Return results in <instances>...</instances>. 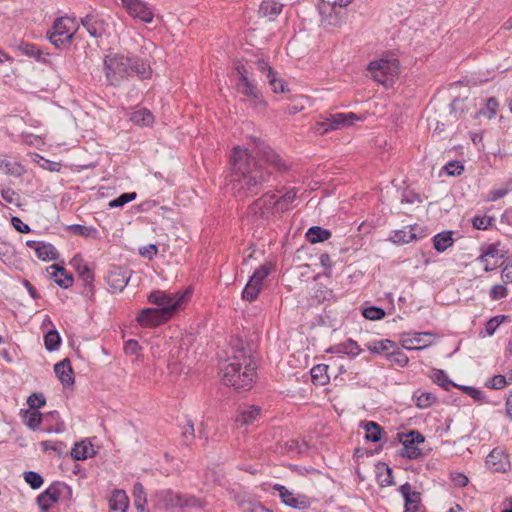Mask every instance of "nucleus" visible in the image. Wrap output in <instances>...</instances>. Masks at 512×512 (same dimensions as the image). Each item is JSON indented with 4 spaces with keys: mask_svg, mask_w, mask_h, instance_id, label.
Returning a JSON list of instances; mask_svg holds the SVG:
<instances>
[{
    "mask_svg": "<svg viewBox=\"0 0 512 512\" xmlns=\"http://www.w3.org/2000/svg\"><path fill=\"white\" fill-rule=\"evenodd\" d=\"M507 294H508L507 288L500 284H496V285L492 286V288L490 290V297L493 300L502 299V298L506 297Z\"/></svg>",
    "mask_w": 512,
    "mask_h": 512,
    "instance_id": "obj_64",
    "label": "nucleus"
},
{
    "mask_svg": "<svg viewBox=\"0 0 512 512\" xmlns=\"http://www.w3.org/2000/svg\"><path fill=\"white\" fill-rule=\"evenodd\" d=\"M330 236H331V233L329 230L323 229L319 226H313V227L309 228V230L306 233L307 240L312 244H316V243H320L325 240H328L330 238Z\"/></svg>",
    "mask_w": 512,
    "mask_h": 512,
    "instance_id": "obj_35",
    "label": "nucleus"
},
{
    "mask_svg": "<svg viewBox=\"0 0 512 512\" xmlns=\"http://www.w3.org/2000/svg\"><path fill=\"white\" fill-rule=\"evenodd\" d=\"M499 108V102L495 97H490L486 99L485 104L480 110L478 114L486 117L487 119H492Z\"/></svg>",
    "mask_w": 512,
    "mask_h": 512,
    "instance_id": "obj_42",
    "label": "nucleus"
},
{
    "mask_svg": "<svg viewBox=\"0 0 512 512\" xmlns=\"http://www.w3.org/2000/svg\"><path fill=\"white\" fill-rule=\"evenodd\" d=\"M509 382L507 381L506 377L504 375H495L491 378L490 381L487 382L486 386L491 389H502L504 388Z\"/></svg>",
    "mask_w": 512,
    "mask_h": 512,
    "instance_id": "obj_59",
    "label": "nucleus"
},
{
    "mask_svg": "<svg viewBox=\"0 0 512 512\" xmlns=\"http://www.w3.org/2000/svg\"><path fill=\"white\" fill-rule=\"evenodd\" d=\"M412 227L396 230L391 236V240L397 244H405L411 242L416 238V235L412 232Z\"/></svg>",
    "mask_w": 512,
    "mask_h": 512,
    "instance_id": "obj_43",
    "label": "nucleus"
},
{
    "mask_svg": "<svg viewBox=\"0 0 512 512\" xmlns=\"http://www.w3.org/2000/svg\"><path fill=\"white\" fill-rule=\"evenodd\" d=\"M457 387L460 388L465 394H467L468 396H470L471 398H473L476 401L481 402L484 400L483 392L477 388H474L471 386H460V385H458Z\"/></svg>",
    "mask_w": 512,
    "mask_h": 512,
    "instance_id": "obj_62",
    "label": "nucleus"
},
{
    "mask_svg": "<svg viewBox=\"0 0 512 512\" xmlns=\"http://www.w3.org/2000/svg\"><path fill=\"white\" fill-rule=\"evenodd\" d=\"M130 120L138 126H150L154 122V116L148 109L141 108L130 114Z\"/></svg>",
    "mask_w": 512,
    "mask_h": 512,
    "instance_id": "obj_32",
    "label": "nucleus"
},
{
    "mask_svg": "<svg viewBox=\"0 0 512 512\" xmlns=\"http://www.w3.org/2000/svg\"><path fill=\"white\" fill-rule=\"evenodd\" d=\"M492 218L488 216H475L472 219V225L475 229L486 230L492 223Z\"/></svg>",
    "mask_w": 512,
    "mask_h": 512,
    "instance_id": "obj_58",
    "label": "nucleus"
},
{
    "mask_svg": "<svg viewBox=\"0 0 512 512\" xmlns=\"http://www.w3.org/2000/svg\"><path fill=\"white\" fill-rule=\"evenodd\" d=\"M1 197H2L3 201L6 202L7 204H11V205H15V206L19 205V201H20L19 194L10 188L2 189Z\"/></svg>",
    "mask_w": 512,
    "mask_h": 512,
    "instance_id": "obj_56",
    "label": "nucleus"
},
{
    "mask_svg": "<svg viewBox=\"0 0 512 512\" xmlns=\"http://www.w3.org/2000/svg\"><path fill=\"white\" fill-rule=\"evenodd\" d=\"M261 409L255 405H244L239 408L236 422L243 425H250L257 421Z\"/></svg>",
    "mask_w": 512,
    "mask_h": 512,
    "instance_id": "obj_24",
    "label": "nucleus"
},
{
    "mask_svg": "<svg viewBox=\"0 0 512 512\" xmlns=\"http://www.w3.org/2000/svg\"><path fill=\"white\" fill-rule=\"evenodd\" d=\"M399 441L403 444L399 454L408 459H417L422 455L421 449L417 444L423 443L425 437L422 433L412 430L409 433H398Z\"/></svg>",
    "mask_w": 512,
    "mask_h": 512,
    "instance_id": "obj_10",
    "label": "nucleus"
},
{
    "mask_svg": "<svg viewBox=\"0 0 512 512\" xmlns=\"http://www.w3.org/2000/svg\"><path fill=\"white\" fill-rule=\"evenodd\" d=\"M232 350V355L221 366L222 381L235 390H248L252 387L256 375V365L250 349L239 341Z\"/></svg>",
    "mask_w": 512,
    "mask_h": 512,
    "instance_id": "obj_2",
    "label": "nucleus"
},
{
    "mask_svg": "<svg viewBox=\"0 0 512 512\" xmlns=\"http://www.w3.org/2000/svg\"><path fill=\"white\" fill-rule=\"evenodd\" d=\"M161 501L168 508L184 507V496L172 491H164L160 494Z\"/></svg>",
    "mask_w": 512,
    "mask_h": 512,
    "instance_id": "obj_36",
    "label": "nucleus"
},
{
    "mask_svg": "<svg viewBox=\"0 0 512 512\" xmlns=\"http://www.w3.org/2000/svg\"><path fill=\"white\" fill-rule=\"evenodd\" d=\"M70 230L73 233L83 237L94 236V234L96 233V230L94 228L78 224L70 226Z\"/></svg>",
    "mask_w": 512,
    "mask_h": 512,
    "instance_id": "obj_61",
    "label": "nucleus"
},
{
    "mask_svg": "<svg viewBox=\"0 0 512 512\" xmlns=\"http://www.w3.org/2000/svg\"><path fill=\"white\" fill-rule=\"evenodd\" d=\"M362 315L369 320H380L385 317L386 312L380 307L370 306L363 309Z\"/></svg>",
    "mask_w": 512,
    "mask_h": 512,
    "instance_id": "obj_48",
    "label": "nucleus"
},
{
    "mask_svg": "<svg viewBox=\"0 0 512 512\" xmlns=\"http://www.w3.org/2000/svg\"><path fill=\"white\" fill-rule=\"evenodd\" d=\"M326 365H315L311 371V379L315 385H325L328 381Z\"/></svg>",
    "mask_w": 512,
    "mask_h": 512,
    "instance_id": "obj_41",
    "label": "nucleus"
},
{
    "mask_svg": "<svg viewBox=\"0 0 512 512\" xmlns=\"http://www.w3.org/2000/svg\"><path fill=\"white\" fill-rule=\"evenodd\" d=\"M443 170L449 176H458L463 172L464 166L460 162L452 160L443 167Z\"/></svg>",
    "mask_w": 512,
    "mask_h": 512,
    "instance_id": "obj_57",
    "label": "nucleus"
},
{
    "mask_svg": "<svg viewBox=\"0 0 512 512\" xmlns=\"http://www.w3.org/2000/svg\"><path fill=\"white\" fill-rule=\"evenodd\" d=\"M0 169L5 171L6 174L14 177H21L26 173V169L19 162L7 159H0Z\"/></svg>",
    "mask_w": 512,
    "mask_h": 512,
    "instance_id": "obj_34",
    "label": "nucleus"
},
{
    "mask_svg": "<svg viewBox=\"0 0 512 512\" xmlns=\"http://www.w3.org/2000/svg\"><path fill=\"white\" fill-rule=\"evenodd\" d=\"M129 278L127 271L114 267L107 275V283L113 292H121L127 286Z\"/></svg>",
    "mask_w": 512,
    "mask_h": 512,
    "instance_id": "obj_20",
    "label": "nucleus"
},
{
    "mask_svg": "<svg viewBox=\"0 0 512 512\" xmlns=\"http://www.w3.org/2000/svg\"><path fill=\"white\" fill-rule=\"evenodd\" d=\"M50 268L54 270V272H52L51 275L54 278L57 285L67 289L73 284L72 275L68 274L63 267H60L58 265H52Z\"/></svg>",
    "mask_w": 512,
    "mask_h": 512,
    "instance_id": "obj_30",
    "label": "nucleus"
},
{
    "mask_svg": "<svg viewBox=\"0 0 512 512\" xmlns=\"http://www.w3.org/2000/svg\"><path fill=\"white\" fill-rule=\"evenodd\" d=\"M386 356L390 360V362L397 364L400 367L406 366L409 362L408 356L399 349L387 353Z\"/></svg>",
    "mask_w": 512,
    "mask_h": 512,
    "instance_id": "obj_47",
    "label": "nucleus"
},
{
    "mask_svg": "<svg viewBox=\"0 0 512 512\" xmlns=\"http://www.w3.org/2000/svg\"><path fill=\"white\" fill-rule=\"evenodd\" d=\"M27 403L30 407V411H37L36 409L45 405L46 399L41 393H33L28 397Z\"/></svg>",
    "mask_w": 512,
    "mask_h": 512,
    "instance_id": "obj_52",
    "label": "nucleus"
},
{
    "mask_svg": "<svg viewBox=\"0 0 512 512\" xmlns=\"http://www.w3.org/2000/svg\"><path fill=\"white\" fill-rule=\"evenodd\" d=\"M54 372L64 386H70L74 383L73 370L69 359L66 358L56 363Z\"/></svg>",
    "mask_w": 512,
    "mask_h": 512,
    "instance_id": "obj_23",
    "label": "nucleus"
},
{
    "mask_svg": "<svg viewBox=\"0 0 512 512\" xmlns=\"http://www.w3.org/2000/svg\"><path fill=\"white\" fill-rule=\"evenodd\" d=\"M77 30L78 26L74 19L60 17L55 20L52 31L48 32V37L53 45L60 47L70 43Z\"/></svg>",
    "mask_w": 512,
    "mask_h": 512,
    "instance_id": "obj_7",
    "label": "nucleus"
},
{
    "mask_svg": "<svg viewBox=\"0 0 512 512\" xmlns=\"http://www.w3.org/2000/svg\"><path fill=\"white\" fill-rule=\"evenodd\" d=\"M47 418H51L55 421V425L47 428L48 433H62L65 430L64 422L60 420L59 413L57 411L50 412L47 414Z\"/></svg>",
    "mask_w": 512,
    "mask_h": 512,
    "instance_id": "obj_55",
    "label": "nucleus"
},
{
    "mask_svg": "<svg viewBox=\"0 0 512 512\" xmlns=\"http://www.w3.org/2000/svg\"><path fill=\"white\" fill-rule=\"evenodd\" d=\"M432 380L434 383L439 385L440 387L444 388L445 390L449 391L450 387H457L458 385L455 384L452 380L449 379L448 375L444 370H434L432 375Z\"/></svg>",
    "mask_w": 512,
    "mask_h": 512,
    "instance_id": "obj_44",
    "label": "nucleus"
},
{
    "mask_svg": "<svg viewBox=\"0 0 512 512\" xmlns=\"http://www.w3.org/2000/svg\"><path fill=\"white\" fill-rule=\"evenodd\" d=\"M378 478L382 487L392 486L395 484L393 470L385 463L378 466Z\"/></svg>",
    "mask_w": 512,
    "mask_h": 512,
    "instance_id": "obj_40",
    "label": "nucleus"
},
{
    "mask_svg": "<svg viewBox=\"0 0 512 512\" xmlns=\"http://www.w3.org/2000/svg\"><path fill=\"white\" fill-rule=\"evenodd\" d=\"M249 213L262 219H267L271 215L279 213L277 210L276 194H264L249 207Z\"/></svg>",
    "mask_w": 512,
    "mask_h": 512,
    "instance_id": "obj_12",
    "label": "nucleus"
},
{
    "mask_svg": "<svg viewBox=\"0 0 512 512\" xmlns=\"http://www.w3.org/2000/svg\"><path fill=\"white\" fill-rule=\"evenodd\" d=\"M414 404L420 409H427L437 402V397L431 392H415L412 396Z\"/></svg>",
    "mask_w": 512,
    "mask_h": 512,
    "instance_id": "obj_33",
    "label": "nucleus"
},
{
    "mask_svg": "<svg viewBox=\"0 0 512 512\" xmlns=\"http://www.w3.org/2000/svg\"><path fill=\"white\" fill-rule=\"evenodd\" d=\"M359 427L365 431V439L371 442H379L382 439L383 429L374 421H361Z\"/></svg>",
    "mask_w": 512,
    "mask_h": 512,
    "instance_id": "obj_26",
    "label": "nucleus"
},
{
    "mask_svg": "<svg viewBox=\"0 0 512 512\" xmlns=\"http://www.w3.org/2000/svg\"><path fill=\"white\" fill-rule=\"evenodd\" d=\"M395 342L389 339H383L378 342H375L373 347H370V350L374 353H390L389 350L395 348Z\"/></svg>",
    "mask_w": 512,
    "mask_h": 512,
    "instance_id": "obj_49",
    "label": "nucleus"
},
{
    "mask_svg": "<svg viewBox=\"0 0 512 512\" xmlns=\"http://www.w3.org/2000/svg\"><path fill=\"white\" fill-rule=\"evenodd\" d=\"M255 156L239 146L231 155L232 189L239 196L257 194L262 185L270 180L272 169L286 172L289 168L284 159L261 139L254 140Z\"/></svg>",
    "mask_w": 512,
    "mask_h": 512,
    "instance_id": "obj_1",
    "label": "nucleus"
},
{
    "mask_svg": "<svg viewBox=\"0 0 512 512\" xmlns=\"http://www.w3.org/2000/svg\"><path fill=\"white\" fill-rule=\"evenodd\" d=\"M273 489L278 491L282 502L289 507L304 509L308 506V501L305 496H295L293 492L289 491L281 484H275Z\"/></svg>",
    "mask_w": 512,
    "mask_h": 512,
    "instance_id": "obj_17",
    "label": "nucleus"
},
{
    "mask_svg": "<svg viewBox=\"0 0 512 512\" xmlns=\"http://www.w3.org/2000/svg\"><path fill=\"white\" fill-rule=\"evenodd\" d=\"M235 69L239 76V81L236 84L238 92L247 96L250 104L255 108H264L266 102L261 99V94L257 86L249 79L246 67L242 64H238Z\"/></svg>",
    "mask_w": 512,
    "mask_h": 512,
    "instance_id": "obj_8",
    "label": "nucleus"
},
{
    "mask_svg": "<svg viewBox=\"0 0 512 512\" xmlns=\"http://www.w3.org/2000/svg\"><path fill=\"white\" fill-rule=\"evenodd\" d=\"M104 71L107 81L112 86H119L133 74L142 79L151 75V68L145 62L120 54H109L105 57Z\"/></svg>",
    "mask_w": 512,
    "mask_h": 512,
    "instance_id": "obj_3",
    "label": "nucleus"
},
{
    "mask_svg": "<svg viewBox=\"0 0 512 512\" xmlns=\"http://www.w3.org/2000/svg\"><path fill=\"white\" fill-rule=\"evenodd\" d=\"M249 213L262 219H267L271 215L279 213L277 210L276 194H264L249 207Z\"/></svg>",
    "mask_w": 512,
    "mask_h": 512,
    "instance_id": "obj_13",
    "label": "nucleus"
},
{
    "mask_svg": "<svg viewBox=\"0 0 512 512\" xmlns=\"http://www.w3.org/2000/svg\"><path fill=\"white\" fill-rule=\"evenodd\" d=\"M271 89L275 93H283L285 91V83L283 80L277 78V73L273 74V77L267 78Z\"/></svg>",
    "mask_w": 512,
    "mask_h": 512,
    "instance_id": "obj_63",
    "label": "nucleus"
},
{
    "mask_svg": "<svg viewBox=\"0 0 512 512\" xmlns=\"http://www.w3.org/2000/svg\"><path fill=\"white\" fill-rule=\"evenodd\" d=\"M188 293L189 290L182 294L178 292L170 293L166 291L155 290L149 294L148 301L159 307L158 311L164 315V318H170L174 312L180 308L185 296Z\"/></svg>",
    "mask_w": 512,
    "mask_h": 512,
    "instance_id": "obj_6",
    "label": "nucleus"
},
{
    "mask_svg": "<svg viewBox=\"0 0 512 512\" xmlns=\"http://www.w3.org/2000/svg\"><path fill=\"white\" fill-rule=\"evenodd\" d=\"M81 24L95 38L101 37L106 31V22L99 14L86 15L81 19Z\"/></svg>",
    "mask_w": 512,
    "mask_h": 512,
    "instance_id": "obj_16",
    "label": "nucleus"
},
{
    "mask_svg": "<svg viewBox=\"0 0 512 512\" xmlns=\"http://www.w3.org/2000/svg\"><path fill=\"white\" fill-rule=\"evenodd\" d=\"M505 319V315H497L489 319L485 325L487 335L492 336L495 333L496 329L504 322Z\"/></svg>",
    "mask_w": 512,
    "mask_h": 512,
    "instance_id": "obj_53",
    "label": "nucleus"
},
{
    "mask_svg": "<svg viewBox=\"0 0 512 512\" xmlns=\"http://www.w3.org/2000/svg\"><path fill=\"white\" fill-rule=\"evenodd\" d=\"M22 417L24 424L32 430L38 429L43 419V415L40 412L30 410L24 411Z\"/></svg>",
    "mask_w": 512,
    "mask_h": 512,
    "instance_id": "obj_38",
    "label": "nucleus"
},
{
    "mask_svg": "<svg viewBox=\"0 0 512 512\" xmlns=\"http://www.w3.org/2000/svg\"><path fill=\"white\" fill-rule=\"evenodd\" d=\"M120 2L127 14L133 19L146 24L153 22L154 11L147 2L143 0H120Z\"/></svg>",
    "mask_w": 512,
    "mask_h": 512,
    "instance_id": "obj_11",
    "label": "nucleus"
},
{
    "mask_svg": "<svg viewBox=\"0 0 512 512\" xmlns=\"http://www.w3.org/2000/svg\"><path fill=\"white\" fill-rule=\"evenodd\" d=\"M296 189H290L282 196L276 195L277 210L279 213H283L289 209V205L296 199Z\"/></svg>",
    "mask_w": 512,
    "mask_h": 512,
    "instance_id": "obj_39",
    "label": "nucleus"
},
{
    "mask_svg": "<svg viewBox=\"0 0 512 512\" xmlns=\"http://www.w3.org/2000/svg\"><path fill=\"white\" fill-rule=\"evenodd\" d=\"M351 119L352 113H336L316 122L314 129L318 134H325L329 131L337 130L349 125V121Z\"/></svg>",
    "mask_w": 512,
    "mask_h": 512,
    "instance_id": "obj_14",
    "label": "nucleus"
},
{
    "mask_svg": "<svg viewBox=\"0 0 512 512\" xmlns=\"http://www.w3.org/2000/svg\"><path fill=\"white\" fill-rule=\"evenodd\" d=\"M272 270L273 265L270 262L264 263L255 270L242 291L243 300L249 302L256 300L262 289L264 279L272 272Z\"/></svg>",
    "mask_w": 512,
    "mask_h": 512,
    "instance_id": "obj_9",
    "label": "nucleus"
},
{
    "mask_svg": "<svg viewBox=\"0 0 512 512\" xmlns=\"http://www.w3.org/2000/svg\"><path fill=\"white\" fill-rule=\"evenodd\" d=\"M67 487L62 483H54L50 485L42 494L37 498L39 506L43 510L50 508L52 503H56L59 500L60 494L63 489Z\"/></svg>",
    "mask_w": 512,
    "mask_h": 512,
    "instance_id": "obj_18",
    "label": "nucleus"
},
{
    "mask_svg": "<svg viewBox=\"0 0 512 512\" xmlns=\"http://www.w3.org/2000/svg\"><path fill=\"white\" fill-rule=\"evenodd\" d=\"M468 103L466 99H454L449 105L451 121H457L468 110Z\"/></svg>",
    "mask_w": 512,
    "mask_h": 512,
    "instance_id": "obj_37",
    "label": "nucleus"
},
{
    "mask_svg": "<svg viewBox=\"0 0 512 512\" xmlns=\"http://www.w3.org/2000/svg\"><path fill=\"white\" fill-rule=\"evenodd\" d=\"M254 64H255L256 69L259 72H261L262 74L266 75L267 78L273 77V74L275 73V71L268 64L267 61H265L264 59H257Z\"/></svg>",
    "mask_w": 512,
    "mask_h": 512,
    "instance_id": "obj_60",
    "label": "nucleus"
},
{
    "mask_svg": "<svg viewBox=\"0 0 512 512\" xmlns=\"http://www.w3.org/2000/svg\"><path fill=\"white\" fill-rule=\"evenodd\" d=\"M352 0H319L320 22L326 28L341 27L348 20Z\"/></svg>",
    "mask_w": 512,
    "mask_h": 512,
    "instance_id": "obj_4",
    "label": "nucleus"
},
{
    "mask_svg": "<svg viewBox=\"0 0 512 512\" xmlns=\"http://www.w3.org/2000/svg\"><path fill=\"white\" fill-rule=\"evenodd\" d=\"M26 245L34 249L37 257L43 261L55 260L58 256L56 248L50 243L27 241Z\"/></svg>",
    "mask_w": 512,
    "mask_h": 512,
    "instance_id": "obj_21",
    "label": "nucleus"
},
{
    "mask_svg": "<svg viewBox=\"0 0 512 512\" xmlns=\"http://www.w3.org/2000/svg\"><path fill=\"white\" fill-rule=\"evenodd\" d=\"M24 480L31 486L32 489H38L43 484V478L41 475L34 471L24 472Z\"/></svg>",
    "mask_w": 512,
    "mask_h": 512,
    "instance_id": "obj_50",
    "label": "nucleus"
},
{
    "mask_svg": "<svg viewBox=\"0 0 512 512\" xmlns=\"http://www.w3.org/2000/svg\"><path fill=\"white\" fill-rule=\"evenodd\" d=\"M454 243L451 231H444L433 237V247L438 252H444Z\"/></svg>",
    "mask_w": 512,
    "mask_h": 512,
    "instance_id": "obj_31",
    "label": "nucleus"
},
{
    "mask_svg": "<svg viewBox=\"0 0 512 512\" xmlns=\"http://www.w3.org/2000/svg\"><path fill=\"white\" fill-rule=\"evenodd\" d=\"M400 493L405 500V512H419L421 494L417 491H412L411 485L408 482L400 487Z\"/></svg>",
    "mask_w": 512,
    "mask_h": 512,
    "instance_id": "obj_19",
    "label": "nucleus"
},
{
    "mask_svg": "<svg viewBox=\"0 0 512 512\" xmlns=\"http://www.w3.org/2000/svg\"><path fill=\"white\" fill-rule=\"evenodd\" d=\"M128 497L123 490H116L110 500H109V508L114 512H125L128 507Z\"/></svg>",
    "mask_w": 512,
    "mask_h": 512,
    "instance_id": "obj_29",
    "label": "nucleus"
},
{
    "mask_svg": "<svg viewBox=\"0 0 512 512\" xmlns=\"http://www.w3.org/2000/svg\"><path fill=\"white\" fill-rule=\"evenodd\" d=\"M283 4L275 0H264L259 7V16L274 21L281 13Z\"/></svg>",
    "mask_w": 512,
    "mask_h": 512,
    "instance_id": "obj_25",
    "label": "nucleus"
},
{
    "mask_svg": "<svg viewBox=\"0 0 512 512\" xmlns=\"http://www.w3.org/2000/svg\"><path fill=\"white\" fill-rule=\"evenodd\" d=\"M136 198V193H123L116 199L109 202V207L116 208V207H122L125 204L133 201Z\"/></svg>",
    "mask_w": 512,
    "mask_h": 512,
    "instance_id": "obj_54",
    "label": "nucleus"
},
{
    "mask_svg": "<svg viewBox=\"0 0 512 512\" xmlns=\"http://www.w3.org/2000/svg\"><path fill=\"white\" fill-rule=\"evenodd\" d=\"M236 501L243 512H273L265 508L261 503L253 501L247 495H238Z\"/></svg>",
    "mask_w": 512,
    "mask_h": 512,
    "instance_id": "obj_27",
    "label": "nucleus"
},
{
    "mask_svg": "<svg viewBox=\"0 0 512 512\" xmlns=\"http://www.w3.org/2000/svg\"><path fill=\"white\" fill-rule=\"evenodd\" d=\"M133 495L135 498L134 504L137 509L144 510L146 503L144 488L141 483H135L133 487Z\"/></svg>",
    "mask_w": 512,
    "mask_h": 512,
    "instance_id": "obj_46",
    "label": "nucleus"
},
{
    "mask_svg": "<svg viewBox=\"0 0 512 512\" xmlns=\"http://www.w3.org/2000/svg\"><path fill=\"white\" fill-rule=\"evenodd\" d=\"M95 454L93 445L90 442L81 441L75 443L71 450V456L75 460H85Z\"/></svg>",
    "mask_w": 512,
    "mask_h": 512,
    "instance_id": "obj_28",
    "label": "nucleus"
},
{
    "mask_svg": "<svg viewBox=\"0 0 512 512\" xmlns=\"http://www.w3.org/2000/svg\"><path fill=\"white\" fill-rule=\"evenodd\" d=\"M70 264L76 270L80 279L84 283L87 294L92 296L94 294V275L88 265L79 255L74 256Z\"/></svg>",
    "mask_w": 512,
    "mask_h": 512,
    "instance_id": "obj_15",
    "label": "nucleus"
},
{
    "mask_svg": "<svg viewBox=\"0 0 512 512\" xmlns=\"http://www.w3.org/2000/svg\"><path fill=\"white\" fill-rule=\"evenodd\" d=\"M158 311V308H145L137 317V321L141 326H156L161 322L168 320Z\"/></svg>",
    "mask_w": 512,
    "mask_h": 512,
    "instance_id": "obj_22",
    "label": "nucleus"
},
{
    "mask_svg": "<svg viewBox=\"0 0 512 512\" xmlns=\"http://www.w3.org/2000/svg\"><path fill=\"white\" fill-rule=\"evenodd\" d=\"M367 70L374 81L385 88H390L399 77L400 63L394 55H388L370 62Z\"/></svg>",
    "mask_w": 512,
    "mask_h": 512,
    "instance_id": "obj_5",
    "label": "nucleus"
},
{
    "mask_svg": "<svg viewBox=\"0 0 512 512\" xmlns=\"http://www.w3.org/2000/svg\"><path fill=\"white\" fill-rule=\"evenodd\" d=\"M44 342H45V347L48 351H54V350L58 349V347L61 343V338H60L59 333L56 330H50L48 333L45 334Z\"/></svg>",
    "mask_w": 512,
    "mask_h": 512,
    "instance_id": "obj_45",
    "label": "nucleus"
},
{
    "mask_svg": "<svg viewBox=\"0 0 512 512\" xmlns=\"http://www.w3.org/2000/svg\"><path fill=\"white\" fill-rule=\"evenodd\" d=\"M500 243H493L490 245H487L486 247H483L485 251V255H488V257L491 258H499V259H505L507 251H502L499 249Z\"/></svg>",
    "mask_w": 512,
    "mask_h": 512,
    "instance_id": "obj_51",
    "label": "nucleus"
}]
</instances>
